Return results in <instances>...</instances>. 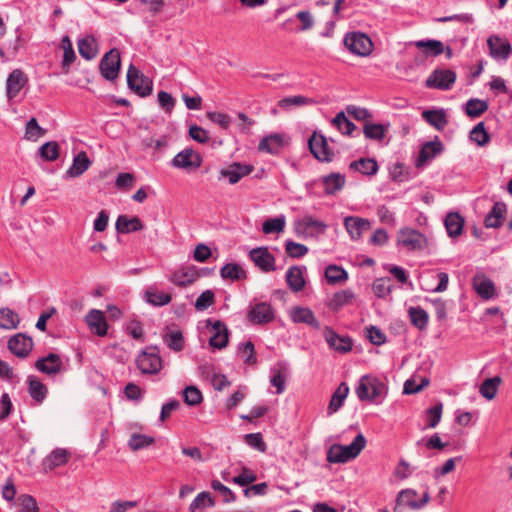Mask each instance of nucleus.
Instances as JSON below:
<instances>
[{"label":"nucleus","instance_id":"864d4df0","mask_svg":"<svg viewBox=\"0 0 512 512\" xmlns=\"http://www.w3.org/2000/svg\"><path fill=\"white\" fill-rule=\"evenodd\" d=\"M470 140L475 142L478 146H485L490 141V135L485 129L483 122L476 124L470 131Z\"/></svg>","mask_w":512,"mask_h":512},{"label":"nucleus","instance_id":"5701e85b","mask_svg":"<svg viewBox=\"0 0 512 512\" xmlns=\"http://www.w3.org/2000/svg\"><path fill=\"white\" fill-rule=\"evenodd\" d=\"M344 226L353 240L361 238L363 232L371 228L370 221L357 216H347L344 218Z\"/></svg>","mask_w":512,"mask_h":512},{"label":"nucleus","instance_id":"9b49d317","mask_svg":"<svg viewBox=\"0 0 512 512\" xmlns=\"http://www.w3.org/2000/svg\"><path fill=\"white\" fill-rule=\"evenodd\" d=\"M200 276L195 266L186 265L173 270L169 274L168 280L178 287H187L192 285Z\"/></svg>","mask_w":512,"mask_h":512},{"label":"nucleus","instance_id":"c85d7f7f","mask_svg":"<svg viewBox=\"0 0 512 512\" xmlns=\"http://www.w3.org/2000/svg\"><path fill=\"white\" fill-rule=\"evenodd\" d=\"M253 170L251 165L233 163L227 169L221 170V175L228 177L230 184L238 183L243 177L249 175Z\"/></svg>","mask_w":512,"mask_h":512},{"label":"nucleus","instance_id":"f8f14e48","mask_svg":"<svg viewBox=\"0 0 512 512\" xmlns=\"http://www.w3.org/2000/svg\"><path fill=\"white\" fill-rule=\"evenodd\" d=\"M247 317L253 324L262 325L272 322L275 318V314L269 303L260 302L250 305Z\"/></svg>","mask_w":512,"mask_h":512},{"label":"nucleus","instance_id":"4c0bfd02","mask_svg":"<svg viewBox=\"0 0 512 512\" xmlns=\"http://www.w3.org/2000/svg\"><path fill=\"white\" fill-rule=\"evenodd\" d=\"M422 118L437 130H443L448 123L444 110H425Z\"/></svg>","mask_w":512,"mask_h":512},{"label":"nucleus","instance_id":"aec40b11","mask_svg":"<svg viewBox=\"0 0 512 512\" xmlns=\"http://www.w3.org/2000/svg\"><path fill=\"white\" fill-rule=\"evenodd\" d=\"M324 338L329 347L339 353H347L352 349V341L348 336H341L328 326L324 328Z\"/></svg>","mask_w":512,"mask_h":512},{"label":"nucleus","instance_id":"9d476101","mask_svg":"<svg viewBox=\"0 0 512 512\" xmlns=\"http://www.w3.org/2000/svg\"><path fill=\"white\" fill-rule=\"evenodd\" d=\"M312 155L319 161L331 162L334 152L328 145L327 139L322 134L314 133L308 141Z\"/></svg>","mask_w":512,"mask_h":512},{"label":"nucleus","instance_id":"680f3d73","mask_svg":"<svg viewBox=\"0 0 512 512\" xmlns=\"http://www.w3.org/2000/svg\"><path fill=\"white\" fill-rule=\"evenodd\" d=\"M332 123L341 133L346 135H351L353 130L356 129L354 123L347 119L344 112L337 113Z\"/></svg>","mask_w":512,"mask_h":512},{"label":"nucleus","instance_id":"2f4dec72","mask_svg":"<svg viewBox=\"0 0 512 512\" xmlns=\"http://www.w3.org/2000/svg\"><path fill=\"white\" fill-rule=\"evenodd\" d=\"M283 137L280 134H272L264 137L258 145L261 152H266L272 155H277L283 149Z\"/></svg>","mask_w":512,"mask_h":512},{"label":"nucleus","instance_id":"39448f33","mask_svg":"<svg viewBox=\"0 0 512 512\" xmlns=\"http://www.w3.org/2000/svg\"><path fill=\"white\" fill-rule=\"evenodd\" d=\"M344 45L350 52L359 56H368L373 50L371 39L361 32L346 34L344 37Z\"/></svg>","mask_w":512,"mask_h":512},{"label":"nucleus","instance_id":"69168bd1","mask_svg":"<svg viewBox=\"0 0 512 512\" xmlns=\"http://www.w3.org/2000/svg\"><path fill=\"white\" fill-rule=\"evenodd\" d=\"M442 410L443 404L441 402L437 403L436 405L426 410V426L428 428H434L439 424L442 417Z\"/></svg>","mask_w":512,"mask_h":512},{"label":"nucleus","instance_id":"f3484780","mask_svg":"<svg viewBox=\"0 0 512 512\" xmlns=\"http://www.w3.org/2000/svg\"><path fill=\"white\" fill-rule=\"evenodd\" d=\"M32 348V338L23 333H18L12 336L8 341V349L12 354L19 358H26Z\"/></svg>","mask_w":512,"mask_h":512},{"label":"nucleus","instance_id":"a211bd4d","mask_svg":"<svg viewBox=\"0 0 512 512\" xmlns=\"http://www.w3.org/2000/svg\"><path fill=\"white\" fill-rule=\"evenodd\" d=\"M398 243L409 251L420 250L425 243V237L415 229H401L398 235Z\"/></svg>","mask_w":512,"mask_h":512},{"label":"nucleus","instance_id":"f257e3e1","mask_svg":"<svg viewBox=\"0 0 512 512\" xmlns=\"http://www.w3.org/2000/svg\"><path fill=\"white\" fill-rule=\"evenodd\" d=\"M355 392L360 401L379 404L387 395V387L377 377L364 375L360 378Z\"/></svg>","mask_w":512,"mask_h":512},{"label":"nucleus","instance_id":"bb28decb","mask_svg":"<svg viewBox=\"0 0 512 512\" xmlns=\"http://www.w3.org/2000/svg\"><path fill=\"white\" fill-rule=\"evenodd\" d=\"M290 317L294 323H304L315 329H320V323L315 318L313 311L306 307H295L290 312Z\"/></svg>","mask_w":512,"mask_h":512},{"label":"nucleus","instance_id":"4d7b16f0","mask_svg":"<svg viewBox=\"0 0 512 512\" xmlns=\"http://www.w3.org/2000/svg\"><path fill=\"white\" fill-rule=\"evenodd\" d=\"M46 134V130L38 125L36 118H31L25 127V138L27 140L36 141Z\"/></svg>","mask_w":512,"mask_h":512},{"label":"nucleus","instance_id":"393cba45","mask_svg":"<svg viewBox=\"0 0 512 512\" xmlns=\"http://www.w3.org/2000/svg\"><path fill=\"white\" fill-rule=\"evenodd\" d=\"M26 382L30 397L37 404H42L48 395L47 386L35 375H29Z\"/></svg>","mask_w":512,"mask_h":512},{"label":"nucleus","instance_id":"338daca9","mask_svg":"<svg viewBox=\"0 0 512 512\" xmlns=\"http://www.w3.org/2000/svg\"><path fill=\"white\" fill-rule=\"evenodd\" d=\"M184 402L189 406H196L203 400L201 391L195 386H188L183 390Z\"/></svg>","mask_w":512,"mask_h":512},{"label":"nucleus","instance_id":"c03bdc74","mask_svg":"<svg viewBox=\"0 0 512 512\" xmlns=\"http://www.w3.org/2000/svg\"><path fill=\"white\" fill-rule=\"evenodd\" d=\"M37 154L43 161H55L59 158L60 146L56 141L46 142L39 147Z\"/></svg>","mask_w":512,"mask_h":512},{"label":"nucleus","instance_id":"8fccbe9b","mask_svg":"<svg viewBox=\"0 0 512 512\" xmlns=\"http://www.w3.org/2000/svg\"><path fill=\"white\" fill-rule=\"evenodd\" d=\"M163 341L170 349L176 352L184 348V338L180 330H168L163 336Z\"/></svg>","mask_w":512,"mask_h":512},{"label":"nucleus","instance_id":"79ce46f5","mask_svg":"<svg viewBox=\"0 0 512 512\" xmlns=\"http://www.w3.org/2000/svg\"><path fill=\"white\" fill-rule=\"evenodd\" d=\"M414 45L418 49L423 50L426 56L436 57L445 51L443 43L439 40H419Z\"/></svg>","mask_w":512,"mask_h":512},{"label":"nucleus","instance_id":"13d9d810","mask_svg":"<svg viewBox=\"0 0 512 512\" xmlns=\"http://www.w3.org/2000/svg\"><path fill=\"white\" fill-rule=\"evenodd\" d=\"M325 277L328 283L336 284L347 280V272L336 265H329L325 270Z\"/></svg>","mask_w":512,"mask_h":512},{"label":"nucleus","instance_id":"e2e57ef3","mask_svg":"<svg viewBox=\"0 0 512 512\" xmlns=\"http://www.w3.org/2000/svg\"><path fill=\"white\" fill-rule=\"evenodd\" d=\"M388 126H384L382 124H373V123H366L364 125V135L368 139L372 140H382L385 136V131L387 130Z\"/></svg>","mask_w":512,"mask_h":512},{"label":"nucleus","instance_id":"f704fd0d","mask_svg":"<svg viewBox=\"0 0 512 512\" xmlns=\"http://www.w3.org/2000/svg\"><path fill=\"white\" fill-rule=\"evenodd\" d=\"M349 393V387L345 382H342L332 394L330 399L327 413L332 415L336 413L342 406Z\"/></svg>","mask_w":512,"mask_h":512},{"label":"nucleus","instance_id":"2eb2a0df","mask_svg":"<svg viewBox=\"0 0 512 512\" xmlns=\"http://www.w3.org/2000/svg\"><path fill=\"white\" fill-rule=\"evenodd\" d=\"M207 327H211L209 344L213 348L223 349L228 344L229 330L226 324L220 320H207Z\"/></svg>","mask_w":512,"mask_h":512},{"label":"nucleus","instance_id":"b1692460","mask_svg":"<svg viewBox=\"0 0 512 512\" xmlns=\"http://www.w3.org/2000/svg\"><path fill=\"white\" fill-rule=\"evenodd\" d=\"M86 322L91 331L96 335L103 337L107 334L108 325L102 311L92 309L86 316Z\"/></svg>","mask_w":512,"mask_h":512},{"label":"nucleus","instance_id":"37998d69","mask_svg":"<svg viewBox=\"0 0 512 512\" xmlns=\"http://www.w3.org/2000/svg\"><path fill=\"white\" fill-rule=\"evenodd\" d=\"M215 500L209 492L199 493L189 505V512H203L207 507H213Z\"/></svg>","mask_w":512,"mask_h":512},{"label":"nucleus","instance_id":"603ef678","mask_svg":"<svg viewBox=\"0 0 512 512\" xmlns=\"http://www.w3.org/2000/svg\"><path fill=\"white\" fill-rule=\"evenodd\" d=\"M488 110V103L484 100L472 98L466 102V114L475 118L481 116Z\"/></svg>","mask_w":512,"mask_h":512},{"label":"nucleus","instance_id":"e433bc0d","mask_svg":"<svg viewBox=\"0 0 512 512\" xmlns=\"http://www.w3.org/2000/svg\"><path fill=\"white\" fill-rule=\"evenodd\" d=\"M79 54L86 60H91L98 53L97 41L93 36H86L78 40Z\"/></svg>","mask_w":512,"mask_h":512},{"label":"nucleus","instance_id":"bf43d9fd","mask_svg":"<svg viewBox=\"0 0 512 512\" xmlns=\"http://www.w3.org/2000/svg\"><path fill=\"white\" fill-rule=\"evenodd\" d=\"M285 228V217L283 215L269 218L264 221L262 225V231L265 234L279 233L282 232Z\"/></svg>","mask_w":512,"mask_h":512},{"label":"nucleus","instance_id":"473e14b6","mask_svg":"<svg viewBox=\"0 0 512 512\" xmlns=\"http://www.w3.org/2000/svg\"><path fill=\"white\" fill-rule=\"evenodd\" d=\"M143 298L148 304L155 307L165 306L172 300L171 294L159 291L154 286H150L145 290Z\"/></svg>","mask_w":512,"mask_h":512},{"label":"nucleus","instance_id":"5fc2aeb1","mask_svg":"<svg viewBox=\"0 0 512 512\" xmlns=\"http://www.w3.org/2000/svg\"><path fill=\"white\" fill-rule=\"evenodd\" d=\"M155 439L144 434L133 433L128 441V446L132 451H138L154 444Z\"/></svg>","mask_w":512,"mask_h":512},{"label":"nucleus","instance_id":"052dcab7","mask_svg":"<svg viewBox=\"0 0 512 512\" xmlns=\"http://www.w3.org/2000/svg\"><path fill=\"white\" fill-rule=\"evenodd\" d=\"M314 103H315V101L311 98H308V97H305L302 95H295V96L285 97V98L281 99L278 102V106L283 109H287V108L291 107L292 105L303 106V105H312Z\"/></svg>","mask_w":512,"mask_h":512},{"label":"nucleus","instance_id":"f03ea898","mask_svg":"<svg viewBox=\"0 0 512 512\" xmlns=\"http://www.w3.org/2000/svg\"><path fill=\"white\" fill-rule=\"evenodd\" d=\"M366 439L359 433L349 445L333 444L327 451L329 463H346L356 458L365 448Z\"/></svg>","mask_w":512,"mask_h":512},{"label":"nucleus","instance_id":"6ab92c4d","mask_svg":"<svg viewBox=\"0 0 512 512\" xmlns=\"http://www.w3.org/2000/svg\"><path fill=\"white\" fill-rule=\"evenodd\" d=\"M489 54L494 59L507 60L512 53L511 44L498 35H491L487 39Z\"/></svg>","mask_w":512,"mask_h":512},{"label":"nucleus","instance_id":"1a4fd4ad","mask_svg":"<svg viewBox=\"0 0 512 512\" xmlns=\"http://www.w3.org/2000/svg\"><path fill=\"white\" fill-rule=\"evenodd\" d=\"M456 81V73L450 69H436L426 79L428 88L449 90Z\"/></svg>","mask_w":512,"mask_h":512},{"label":"nucleus","instance_id":"0eeeda50","mask_svg":"<svg viewBox=\"0 0 512 512\" xmlns=\"http://www.w3.org/2000/svg\"><path fill=\"white\" fill-rule=\"evenodd\" d=\"M120 66V52L118 49L113 48L102 57L99 63V70L106 80L114 81L119 75Z\"/></svg>","mask_w":512,"mask_h":512},{"label":"nucleus","instance_id":"7ed1b4c3","mask_svg":"<svg viewBox=\"0 0 512 512\" xmlns=\"http://www.w3.org/2000/svg\"><path fill=\"white\" fill-rule=\"evenodd\" d=\"M417 492L414 489H403L396 497V505L393 509L394 512H402L401 507H409L412 510H419L430 502V495L425 491L420 500H416Z\"/></svg>","mask_w":512,"mask_h":512},{"label":"nucleus","instance_id":"ea45409f","mask_svg":"<svg viewBox=\"0 0 512 512\" xmlns=\"http://www.w3.org/2000/svg\"><path fill=\"white\" fill-rule=\"evenodd\" d=\"M91 162L86 152H79L73 159L71 167L67 170V174L71 177H79L82 175L90 166Z\"/></svg>","mask_w":512,"mask_h":512},{"label":"nucleus","instance_id":"423d86ee","mask_svg":"<svg viewBox=\"0 0 512 512\" xmlns=\"http://www.w3.org/2000/svg\"><path fill=\"white\" fill-rule=\"evenodd\" d=\"M136 365L143 374H157L162 368V360L156 347H149L136 358Z\"/></svg>","mask_w":512,"mask_h":512},{"label":"nucleus","instance_id":"c9c22d12","mask_svg":"<svg viewBox=\"0 0 512 512\" xmlns=\"http://www.w3.org/2000/svg\"><path fill=\"white\" fill-rule=\"evenodd\" d=\"M443 149V145L440 141H431L425 143L420 152L417 159V166L423 165L429 160L433 159L438 153H440Z\"/></svg>","mask_w":512,"mask_h":512},{"label":"nucleus","instance_id":"de8ad7c7","mask_svg":"<svg viewBox=\"0 0 512 512\" xmlns=\"http://www.w3.org/2000/svg\"><path fill=\"white\" fill-rule=\"evenodd\" d=\"M220 275L223 279L237 281L246 278V271L237 263H228L221 268Z\"/></svg>","mask_w":512,"mask_h":512},{"label":"nucleus","instance_id":"a878e982","mask_svg":"<svg viewBox=\"0 0 512 512\" xmlns=\"http://www.w3.org/2000/svg\"><path fill=\"white\" fill-rule=\"evenodd\" d=\"M115 228L120 234H128L142 230L144 225L137 216L129 218L126 215H120L116 220Z\"/></svg>","mask_w":512,"mask_h":512},{"label":"nucleus","instance_id":"a18cd8bd","mask_svg":"<svg viewBox=\"0 0 512 512\" xmlns=\"http://www.w3.org/2000/svg\"><path fill=\"white\" fill-rule=\"evenodd\" d=\"M350 168L364 175H374L378 171V164L376 160L372 158H361L357 161H353L350 163Z\"/></svg>","mask_w":512,"mask_h":512},{"label":"nucleus","instance_id":"ddd939ff","mask_svg":"<svg viewBox=\"0 0 512 512\" xmlns=\"http://www.w3.org/2000/svg\"><path fill=\"white\" fill-rule=\"evenodd\" d=\"M249 257L255 266L265 273L276 270L275 257L269 252L267 247L253 248L249 252Z\"/></svg>","mask_w":512,"mask_h":512},{"label":"nucleus","instance_id":"cd10ccee","mask_svg":"<svg viewBox=\"0 0 512 512\" xmlns=\"http://www.w3.org/2000/svg\"><path fill=\"white\" fill-rule=\"evenodd\" d=\"M507 213V206L503 202H496L491 211L485 217L484 224L487 228H499Z\"/></svg>","mask_w":512,"mask_h":512},{"label":"nucleus","instance_id":"20e7f679","mask_svg":"<svg viewBox=\"0 0 512 512\" xmlns=\"http://www.w3.org/2000/svg\"><path fill=\"white\" fill-rule=\"evenodd\" d=\"M127 84L140 97H147L152 93V81L132 64L127 71Z\"/></svg>","mask_w":512,"mask_h":512},{"label":"nucleus","instance_id":"3c124183","mask_svg":"<svg viewBox=\"0 0 512 512\" xmlns=\"http://www.w3.org/2000/svg\"><path fill=\"white\" fill-rule=\"evenodd\" d=\"M500 383L501 378L499 376L485 379L480 385L479 392L484 398L492 400L497 393V389Z\"/></svg>","mask_w":512,"mask_h":512},{"label":"nucleus","instance_id":"6e6d98bb","mask_svg":"<svg viewBox=\"0 0 512 512\" xmlns=\"http://www.w3.org/2000/svg\"><path fill=\"white\" fill-rule=\"evenodd\" d=\"M372 289L378 298H384L392 291V281L389 277L378 278L373 282Z\"/></svg>","mask_w":512,"mask_h":512},{"label":"nucleus","instance_id":"09e8293b","mask_svg":"<svg viewBox=\"0 0 512 512\" xmlns=\"http://www.w3.org/2000/svg\"><path fill=\"white\" fill-rule=\"evenodd\" d=\"M354 293L350 289L342 290L335 293L329 301V307L337 311L345 305L352 302Z\"/></svg>","mask_w":512,"mask_h":512},{"label":"nucleus","instance_id":"774afa93","mask_svg":"<svg viewBox=\"0 0 512 512\" xmlns=\"http://www.w3.org/2000/svg\"><path fill=\"white\" fill-rule=\"evenodd\" d=\"M215 295L211 290L203 291L195 302V309L203 311L214 303Z\"/></svg>","mask_w":512,"mask_h":512},{"label":"nucleus","instance_id":"58836bf2","mask_svg":"<svg viewBox=\"0 0 512 512\" xmlns=\"http://www.w3.org/2000/svg\"><path fill=\"white\" fill-rule=\"evenodd\" d=\"M473 286L477 294L484 299H491L495 295L494 283L487 277H474Z\"/></svg>","mask_w":512,"mask_h":512},{"label":"nucleus","instance_id":"dca6fc26","mask_svg":"<svg viewBox=\"0 0 512 512\" xmlns=\"http://www.w3.org/2000/svg\"><path fill=\"white\" fill-rule=\"evenodd\" d=\"M35 368L49 376L59 374L63 369V361L58 354L49 353L44 357H40L34 364Z\"/></svg>","mask_w":512,"mask_h":512},{"label":"nucleus","instance_id":"7c9ffc66","mask_svg":"<svg viewBox=\"0 0 512 512\" xmlns=\"http://www.w3.org/2000/svg\"><path fill=\"white\" fill-rule=\"evenodd\" d=\"M305 267L291 266L286 272V282L288 287L294 291L299 292L305 287L304 270Z\"/></svg>","mask_w":512,"mask_h":512},{"label":"nucleus","instance_id":"c756f323","mask_svg":"<svg viewBox=\"0 0 512 512\" xmlns=\"http://www.w3.org/2000/svg\"><path fill=\"white\" fill-rule=\"evenodd\" d=\"M326 195H334L341 191L345 185L346 179L343 174L331 173L323 176L321 179Z\"/></svg>","mask_w":512,"mask_h":512},{"label":"nucleus","instance_id":"0e129e2a","mask_svg":"<svg viewBox=\"0 0 512 512\" xmlns=\"http://www.w3.org/2000/svg\"><path fill=\"white\" fill-rule=\"evenodd\" d=\"M285 251L291 258H301L308 253L309 249L304 244L296 243L292 240H286Z\"/></svg>","mask_w":512,"mask_h":512},{"label":"nucleus","instance_id":"72a5a7b5","mask_svg":"<svg viewBox=\"0 0 512 512\" xmlns=\"http://www.w3.org/2000/svg\"><path fill=\"white\" fill-rule=\"evenodd\" d=\"M444 225L449 237L456 238L463 232L464 219L459 213L450 212L445 217Z\"/></svg>","mask_w":512,"mask_h":512},{"label":"nucleus","instance_id":"4468645a","mask_svg":"<svg viewBox=\"0 0 512 512\" xmlns=\"http://www.w3.org/2000/svg\"><path fill=\"white\" fill-rule=\"evenodd\" d=\"M202 164V157L191 148H186L174 156L171 165L179 169H196Z\"/></svg>","mask_w":512,"mask_h":512},{"label":"nucleus","instance_id":"412c9836","mask_svg":"<svg viewBox=\"0 0 512 512\" xmlns=\"http://www.w3.org/2000/svg\"><path fill=\"white\" fill-rule=\"evenodd\" d=\"M28 83V77L20 69H14L6 80V94L9 100L18 96L21 89Z\"/></svg>","mask_w":512,"mask_h":512},{"label":"nucleus","instance_id":"6e6552de","mask_svg":"<svg viewBox=\"0 0 512 512\" xmlns=\"http://www.w3.org/2000/svg\"><path fill=\"white\" fill-rule=\"evenodd\" d=\"M295 233L298 236L304 237H314L318 234H322L325 232L327 225L320 221L314 219L312 216L306 215L301 219L295 221Z\"/></svg>","mask_w":512,"mask_h":512},{"label":"nucleus","instance_id":"49530a36","mask_svg":"<svg viewBox=\"0 0 512 512\" xmlns=\"http://www.w3.org/2000/svg\"><path fill=\"white\" fill-rule=\"evenodd\" d=\"M20 323L19 315L9 308L0 309V328L12 330L18 327Z\"/></svg>","mask_w":512,"mask_h":512},{"label":"nucleus","instance_id":"4be33fe9","mask_svg":"<svg viewBox=\"0 0 512 512\" xmlns=\"http://www.w3.org/2000/svg\"><path fill=\"white\" fill-rule=\"evenodd\" d=\"M71 457V453L65 448H55L42 461L44 471H52L65 465Z\"/></svg>","mask_w":512,"mask_h":512},{"label":"nucleus","instance_id":"a19ab883","mask_svg":"<svg viewBox=\"0 0 512 512\" xmlns=\"http://www.w3.org/2000/svg\"><path fill=\"white\" fill-rule=\"evenodd\" d=\"M408 316L411 324L417 329L422 331L427 328L429 316L428 313L420 306L410 307L408 309Z\"/></svg>","mask_w":512,"mask_h":512}]
</instances>
